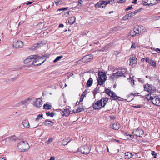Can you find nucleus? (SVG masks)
Instances as JSON below:
<instances>
[{
	"mask_svg": "<svg viewBox=\"0 0 160 160\" xmlns=\"http://www.w3.org/2000/svg\"><path fill=\"white\" fill-rule=\"evenodd\" d=\"M109 98H103L100 100L97 101L93 104V107L94 109H100L102 107H104L107 102L108 101Z\"/></svg>",
	"mask_w": 160,
	"mask_h": 160,
	"instance_id": "f257e3e1",
	"label": "nucleus"
},
{
	"mask_svg": "<svg viewBox=\"0 0 160 160\" xmlns=\"http://www.w3.org/2000/svg\"><path fill=\"white\" fill-rule=\"evenodd\" d=\"M134 80L133 79L132 80H132L131 79V84H132V83L133 84H132V86H133V85H134Z\"/></svg>",
	"mask_w": 160,
	"mask_h": 160,
	"instance_id": "e2e57ef3",
	"label": "nucleus"
},
{
	"mask_svg": "<svg viewBox=\"0 0 160 160\" xmlns=\"http://www.w3.org/2000/svg\"><path fill=\"white\" fill-rule=\"evenodd\" d=\"M132 6H129L128 8H126V11H128L129 10H130L132 9Z\"/></svg>",
	"mask_w": 160,
	"mask_h": 160,
	"instance_id": "864d4df0",
	"label": "nucleus"
},
{
	"mask_svg": "<svg viewBox=\"0 0 160 160\" xmlns=\"http://www.w3.org/2000/svg\"><path fill=\"white\" fill-rule=\"evenodd\" d=\"M151 154L152 155V156H154V158H156V155H157V154L154 151H152V153H151Z\"/></svg>",
	"mask_w": 160,
	"mask_h": 160,
	"instance_id": "a18cd8bd",
	"label": "nucleus"
},
{
	"mask_svg": "<svg viewBox=\"0 0 160 160\" xmlns=\"http://www.w3.org/2000/svg\"><path fill=\"white\" fill-rule=\"evenodd\" d=\"M29 98H28L24 100V104H25L26 103H28L29 102Z\"/></svg>",
	"mask_w": 160,
	"mask_h": 160,
	"instance_id": "603ef678",
	"label": "nucleus"
},
{
	"mask_svg": "<svg viewBox=\"0 0 160 160\" xmlns=\"http://www.w3.org/2000/svg\"><path fill=\"white\" fill-rule=\"evenodd\" d=\"M112 93V97H114V96H117L116 95V94L115 92H113L112 91V92H111Z\"/></svg>",
	"mask_w": 160,
	"mask_h": 160,
	"instance_id": "052dcab7",
	"label": "nucleus"
},
{
	"mask_svg": "<svg viewBox=\"0 0 160 160\" xmlns=\"http://www.w3.org/2000/svg\"><path fill=\"white\" fill-rule=\"evenodd\" d=\"M64 27V25L62 24H59L58 27L59 28H63Z\"/></svg>",
	"mask_w": 160,
	"mask_h": 160,
	"instance_id": "680f3d73",
	"label": "nucleus"
},
{
	"mask_svg": "<svg viewBox=\"0 0 160 160\" xmlns=\"http://www.w3.org/2000/svg\"><path fill=\"white\" fill-rule=\"evenodd\" d=\"M120 124L118 122H115L110 125L111 128L115 130H118L120 128Z\"/></svg>",
	"mask_w": 160,
	"mask_h": 160,
	"instance_id": "dca6fc26",
	"label": "nucleus"
},
{
	"mask_svg": "<svg viewBox=\"0 0 160 160\" xmlns=\"http://www.w3.org/2000/svg\"><path fill=\"white\" fill-rule=\"evenodd\" d=\"M140 11V10H135L134 12H132V13H133V16H134L135 15V14H136L138 12H139Z\"/></svg>",
	"mask_w": 160,
	"mask_h": 160,
	"instance_id": "8fccbe9b",
	"label": "nucleus"
},
{
	"mask_svg": "<svg viewBox=\"0 0 160 160\" xmlns=\"http://www.w3.org/2000/svg\"><path fill=\"white\" fill-rule=\"evenodd\" d=\"M92 58V57L90 55H86L83 57L82 59V62H88L91 61Z\"/></svg>",
	"mask_w": 160,
	"mask_h": 160,
	"instance_id": "4468645a",
	"label": "nucleus"
},
{
	"mask_svg": "<svg viewBox=\"0 0 160 160\" xmlns=\"http://www.w3.org/2000/svg\"><path fill=\"white\" fill-rule=\"evenodd\" d=\"M86 94H87L85 92H83V93L81 96V102L82 101L84 98L85 97L86 95Z\"/></svg>",
	"mask_w": 160,
	"mask_h": 160,
	"instance_id": "c9c22d12",
	"label": "nucleus"
},
{
	"mask_svg": "<svg viewBox=\"0 0 160 160\" xmlns=\"http://www.w3.org/2000/svg\"><path fill=\"white\" fill-rule=\"evenodd\" d=\"M125 135L127 136H128V138H129L130 139H132L133 138V137H134V136L133 135H132L131 134H128L127 133H126L125 134Z\"/></svg>",
	"mask_w": 160,
	"mask_h": 160,
	"instance_id": "e433bc0d",
	"label": "nucleus"
},
{
	"mask_svg": "<svg viewBox=\"0 0 160 160\" xmlns=\"http://www.w3.org/2000/svg\"><path fill=\"white\" fill-rule=\"evenodd\" d=\"M106 5H107L106 2L105 1L102 0L100 1L98 3H96L95 5V7L96 8H100L101 7H104Z\"/></svg>",
	"mask_w": 160,
	"mask_h": 160,
	"instance_id": "9b49d317",
	"label": "nucleus"
},
{
	"mask_svg": "<svg viewBox=\"0 0 160 160\" xmlns=\"http://www.w3.org/2000/svg\"><path fill=\"white\" fill-rule=\"evenodd\" d=\"M144 88L145 90L149 92H154L156 90V88L148 84L144 86Z\"/></svg>",
	"mask_w": 160,
	"mask_h": 160,
	"instance_id": "0eeeda50",
	"label": "nucleus"
},
{
	"mask_svg": "<svg viewBox=\"0 0 160 160\" xmlns=\"http://www.w3.org/2000/svg\"><path fill=\"white\" fill-rule=\"evenodd\" d=\"M134 30L136 31V33L138 35L139 34L142 33L145 31V28L141 25H136L134 27Z\"/></svg>",
	"mask_w": 160,
	"mask_h": 160,
	"instance_id": "39448f33",
	"label": "nucleus"
},
{
	"mask_svg": "<svg viewBox=\"0 0 160 160\" xmlns=\"http://www.w3.org/2000/svg\"><path fill=\"white\" fill-rule=\"evenodd\" d=\"M106 2L107 4L109 3L111 4H112L115 3V2L114 1V0H110L109 1Z\"/></svg>",
	"mask_w": 160,
	"mask_h": 160,
	"instance_id": "ea45409f",
	"label": "nucleus"
},
{
	"mask_svg": "<svg viewBox=\"0 0 160 160\" xmlns=\"http://www.w3.org/2000/svg\"><path fill=\"white\" fill-rule=\"evenodd\" d=\"M36 57L35 55H31L28 56L26 59L24 61V62L25 63H27L31 61L32 60L34 59V58H35Z\"/></svg>",
	"mask_w": 160,
	"mask_h": 160,
	"instance_id": "f3484780",
	"label": "nucleus"
},
{
	"mask_svg": "<svg viewBox=\"0 0 160 160\" xmlns=\"http://www.w3.org/2000/svg\"><path fill=\"white\" fill-rule=\"evenodd\" d=\"M18 106H22V105L24 104V101H22L20 102H19L18 103Z\"/></svg>",
	"mask_w": 160,
	"mask_h": 160,
	"instance_id": "de8ad7c7",
	"label": "nucleus"
},
{
	"mask_svg": "<svg viewBox=\"0 0 160 160\" xmlns=\"http://www.w3.org/2000/svg\"><path fill=\"white\" fill-rule=\"evenodd\" d=\"M75 18L74 17H72L68 21V23L70 24H73L75 21Z\"/></svg>",
	"mask_w": 160,
	"mask_h": 160,
	"instance_id": "bb28decb",
	"label": "nucleus"
},
{
	"mask_svg": "<svg viewBox=\"0 0 160 160\" xmlns=\"http://www.w3.org/2000/svg\"><path fill=\"white\" fill-rule=\"evenodd\" d=\"M79 107L78 108V109L77 110H76V111L75 112H80V108H79Z\"/></svg>",
	"mask_w": 160,
	"mask_h": 160,
	"instance_id": "13d9d810",
	"label": "nucleus"
},
{
	"mask_svg": "<svg viewBox=\"0 0 160 160\" xmlns=\"http://www.w3.org/2000/svg\"><path fill=\"white\" fill-rule=\"evenodd\" d=\"M63 57V56L62 55L58 56L56 57V58L53 61V62L54 63L56 62L57 61L59 60L60 59H61Z\"/></svg>",
	"mask_w": 160,
	"mask_h": 160,
	"instance_id": "473e14b6",
	"label": "nucleus"
},
{
	"mask_svg": "<svg viewBox=\"0 0 160 160\" xmlns=\"http://www.w3.org/2000/svg\"><path fill=\"white\" fill-rule=\"evenodd\" d=\"M17 139V137L15 136H11L8 138H7L6 139H8L9 141H13V140H15Z\"/></svg>",
	"mask_w": 160,
	"mask_h": 160,
	"instance_id": "b1692460",
	"label": "nucleus"
},
{
	"mask_svg": "<svg viewBox=\"0 0 160 160\" xmlns=\"http://www.w3.org/2000/svg\"><path fill=\"white\" fill-rule=\"evenodd\" d=\"M122 72H123V75H122L123 76V77H125V76L124 74L126 72V70L125 69H124L122 70Z\"/></svg>",
	"mask_w": 160,
	"mask_h": 160,
	"instance_id": "6e6d98bb",
	"label": "nucleus"
},
{
	"mask_svg": "<svg viewBox=\"0 0 160 160\" xmlns=\"http://www.w3.org/2000/svg\"><path fill=\"white\" fill-rule=\"evenodd\" d=\"M93 82V80L92 78H90L88 81L87 82V85L88 87H89L91 86Z\"/></svg>",
	"mask_w": 160,
	"mask_h": 160,
	"instance_id": "5701e85b",
	"label": "nucleus"
},
{
	"mask_svg": "<svg viewBox=\"0 0 160 160\" xmlns=\"http://www.w3.org/2000/svg\"><path fill=\"white\" fill-rule=\"evenodd\" d=\"M54 123L52 121L49 120H46L44 124L48 126H51L53 125Z\"/></svg>",
	"mask_w": 160,
	"mask_h": 160,
	"instance_id": "412c9836",
	"label": "nucleus"
},
{
	"mask_svg": "<svg viewBox=\"0 0 160 160\" xmlns=\"http://www.w3.org/2000/svg\"><path fill=\"white\" fill-rule=\"evenodd\" d=\"M43 45V44L42 42L38 43L36 44H34L33 45L30 47L29 49L31 50H34L38 48Z\"/></svg>",
	"mask_w": 160,
	"mask_h": 160,
	"instance_id": "f8f14e48",
	"label": "nucleus"
},
{
	"mask_svg": "<svg viewBox=\"0 0 160 160\" xmlns=\"http://www.w3.org/2000/svg\"><path fill=\"white\" fill-rule=\"evenodd\" d=\"M36 57L35 58H34V60L32 62V64L34 66H39L42 64L45 61V60H43V58L45 57L44 56L41 57L38 56V55H35Z\"/></svg>",
	"mask_w": 160,
	"mask_h": 160,
	"instance_id": "f03ea898",
	"label": "nucleus"
},
{
	"mask_svg": "<svg viewBox=\"0 0 160 160\" xmlns=\"http://www.w3.org/2000/svg\"><path fill=\"white\" fill-rule=\"evenodd\" d=\"M138 81L141 82H143L144 81L143 80H142L141 79H138Z\"/></svg>",
	"mask_w": 160,
	"mask_h": 160,
	"instance_id": "338daca9",
	"label": "nucleus"
},
{
	"mask_svg": "<svg viewBox=\"0 0 160 160\" xmlns=\"http://www.w3.org/2000/svg\"><path fill=\"white\" fill-rule=\"evenodd\" d=\"M148 2L147 3L146 1H144L143 2V5L145 6L149 5V4H148Z\"/></svg>",
	"mask_w": 160,
	"mask_h": 160,
	"instance_id": "4d7b16f0",
	"label": "nucleus"
},
{
	"mask_svg": "<svg viewBox=\"0 0 160 160\" xmlns=\"http://www.w3.org/2000/svg\"><path fill=\"white\" fill-rule=\"evenodd\" d=\"M110 78L112 79H114L116 78V76L115 73H113L110 77Z\"/></svg>",
	"mask_w": 160,
	"mask_h": 160,
	"instance_id": "c03bdc74",
	"label": "nucleus"
},
{
	"mask_svg": "<svg viewBox=\"0 0 160 160\" xmlns=\"http://www.w3.org/2000/svg\"><path fill=\"white\" fill-rule=\"evenodd\" d=\"M137 1V0H134V1L132 2V3L134 4H136V3Z\"/></svg>",
	"mask_w": 160,
	"mask_h": 160,
	"instance_id": "774afa93",
	"label": "nucleus"
},
{
	"mask_svg": "<svg viewBox=\"0 0 160 160\" xmlns=\"http://www.w3.org/2000/svg\"><path fill=\"white\" fill-rule=\"evenodd\" d=\"M152 94L151 93H149L148 95H147L146 96V98L148 100H151L152 101V98H153L155 96H151Z\"/></svg>",
	"mask_w": 160,
	"mask_h": 160,
	"instance_id": "a878e982",
	"label": "nucleus"
},
{
	"mask_svg": "<svg viewBox=\"0 0 160 160\" xmlns=\"http://www.w3.org/2000/svg\"><path fill=\"white\" fill-rule=\"evenodd\" d=\"M67 139H65L62 140L61 142V143L63 145H67L70 141L71 140H70L68 142H67Z\"/></svg>",
	"mask_w": 160,
	"mask_h": 160,
	"instance_id": "c85d7f7f",
	"label": "nucleus"
},
{
	"mask_svg": "<svg viewBox=\"0 0 160 160\" xmlns=\"http://www.w3.org/2000/svg\"><path fill=\"white\" fill-rule=\"evenodd\" d=\"M43 107L44 108L47 109H51L52 106L47 103H46L45 104H44Z\"/></svg>",
	"mask_w": 160,
	"mask_h": 160,
	"instance_id": "c756f323",
	"label": "nucleus"
},
{
	"mask_svg": "<svg viewBox=\"0 0 160 160\" xmlns=\"http://www.w3.org/2000/svg\"><path fill=\"white\" fill-rule=\"evenodd\" d=\"M132 153L129 152H127L125 153V158L126 159H128L132 157Z\"/></svg>",
	"mask_w": 160,
	"mask_h": 160,
	"instance_id": "4be33fe9",
	"label": "nucleus"
},
{
	"mask_svg": "<svg viewBox=\"0 0 160 160\" xmlns=\"http://www.w3.org/2000/svg\"><path fill=\"white\" fill-rule=\"evenodd\" d=\"M99 92V87H97L94 89L93 92V93L94 95L98 93Z\"/></svg>",
	"mask_w": 160,
	"mask_h": 160,
	"instance_id": "f704fd0d",
	"label": "nucleus"
},
{
	"mask_svg": "<svg viewBox=\"0 0 160 160\" xmlns=\"http://www.w3.org/2000/svg\"><path fill=\"white\" fill-rule=\"evenodd\" d=\"M50 159L51 160H54L55 159V157H54L52 156L51 157Z\"/></svg>",
	"mask_w": 160,
	"mask_h": 160,
	"instance_id": "0e129e2a",
	"label": "nucleus"
},
{
	"mask_svg": "<svg viewBox=\"0 0 160 160\" xmlns=\"http://www.w3.org/2000/svg\"><path fill=\"white\" fill-rule=\"evenodd\" d=\"M152 103L157 106H160V98L155 96L152 100Z\"/></svg>",
	"mask_w": 160,
	"mask_h": 160,
	"instance_id": "9d476101",
	"label": "nucleus"
},
{
	"mask_svg": "<svg viewBox=\"0 0 160 160\" xmlns=\"http://www.w3.org/2000/svg\"><path fill=\"white\" fill-rule=\"evenodd\" d=\"M46 114L48 116H50L51 117H53L54 115V113L53 112L50 113L49 112H46Z\"/></svg>",
	"mask_w": 160,
	"mask_h": 160,
	"instance_id": "72a5a7b5",
	"label": "nucleus"
},
{
	"mask_svg": "<svg viewBox=\"0 0 160 160\" xmlns=\"http://www.w3.org/2000/svg\"><path fill=\"white\" fill-rule=\"evenodd\" d=\"M131 60L130 61V65H132L136 63L137 62V58L135 55H133L131 57Z\"/></svg>",
	"mask_w": 160,
	"mask_h": 160,
	"instance_id": "a211bd4d",
	"label": "nucleus"
},
{
	"mask_svg": "<svg viewBox=\"0 0 160 160\" xmlns=\"http://www.w3.org/2000/svg\"><path fill=\"white\" fill-rule=\"evenodd\" d=\"M68 7L58 9V11H62V10L65 11V10H67L68 9Z\"/></svg>",
	"mask_w": 160,
	"mask_h": 160,
	"instance_id": "a19ab883",
	"label": "nucleus"
},
{
	"mask_svg": "<svg viewBox=\"0 0 160 160\" xmlns=\"http://www.w3.org/2000/svg\"><path fill=\"white\" fill-rule=\"evenodd\" d=\"M134 108H139L142 107V106L140 105H137L136 106H133Z\"/></svg>",
	"mask_w": 160,
	"mask_h": 160,
	"instance_id": "3c124183",
	"label": "nucleus"
},
{
	"mask_svg": "<svg viewBox=\"0 0 160 160\" xmlns=\"http://www.w3.org/2000/svg\"><path fill=\"white\" fill-rule=\"evenodd\" d=\"M133 13L132 12L127 14L125 15L123 18V19L124 20H127L130 19L133 16Z\"/></svg>",
	"mask_w": 160,
	"mask_h": 160,
	"instance_id": "6ab92c4d",
	"label": "nucleus"
},
{
	"mask_svg": "<svg viewBox=\"0 0 160 160\" xmlns=\"http://www.w3.org/2000/svg\"><path fill=\"white\" fill-rule=\"evenodd\" d=\"M126 2L125 0H121L119 1H118L117 2L118 3H123Z\"/></svg>",
	"mask_w": 160,
	"mask_h": 160,
	"instance_id": "5fc2aeb1",
	"label": "nucleus"
},
{
	"mask_svg": "<svg viewBox=\"0 0 160 160\" xmlns=\"http://www.w3.org/2000/svg\"><path fill=\"white\" fill-rule=\"evenodd\" d=\"M23 127L26 128H28L30 127L28 121L27 120H24L22 122Z\"/></svg>",
	"mask_w": 160,
	"mask_h": 160,
	"instance_id": "aec40b11",
	"label": "nucleus"
},
{
	"mask_svg": "<svg viewBox=\"0 0 160 160\" xmlns=\"http://www.w3.org/2000/svg\"><path fill=\"white\" fill-rule=\"evenodd\" d=\"M18 147L21 151L24 152L28 150L29 146L26 142L23 141L19 142Z\"/></svg>",
	"mask_w": 160,
	"mask_h": 160,
	"instance_id": "7ed1b4c3",
	"label": "nucleus"
},
{
	"mask_svg": "<svg viewBox=\"0 0 160 160\" xmlns=\"http://www.w3.org/2000/svg\"><path fill=\"white\" fill-rule=\"evenodd\" d=\"M136 31L134 30V28L131 31L130 34V35L132 36H138V34L136 33Z\"/></svg>",
	"mask_w": 160,
	"mask_h": 160,
	"instance_id": "393cba45",
	"label": "nucleus"
},
{
	"mask_svg": "<svg viewBox=\"0 0 160 160\" xmlns=\"http://www.w3.org/2000/svg\"><path fill=\"white\" fill-rule=\"evenodd\" d=\"M116 76V78H118L122 76L123 75L122 72L118 71L116 73H115Z\"/></svg>",
	"mask_w": 160,
	"mask_h": 160,
	"instance_id": "cd10ccee",
	"label": "nucleus"
},
{
	"mask_svg": "<svg viewBox=\"0 0 160 160\" xmlns=\"http://www.w3.org/2000/svg\"><path fill=\"white\" fill-rule=\"evenodd\" d=\"M106 91V93L108 94H109V93H110V92H112V91H111L110 89H106L105 90Z\"/></svg>",
	"mask_w": 160,
	"mask_h": 160,
	"instance_id": "09e8293b",
	"label": "nucleus"
},
{
	"mask_svg": "<svg viewBox=\"0 0 160 160\" xmlns=\"http://www.w3.org/2000/svg\"><path fill=\"white\" fill-rule=\"evenodd\" d=\"M42 114L38 115L35 119L36 121H38L42 119Z\"/></svg>",
	"mask_w": 160,
	"mask_h": 160,
	"instance_id": "2f4dec72",
	"label": "nucleus"
},
{
	"mask_svg": "<svg viewBox=\"0 0 160 160\" xmlns=\"http://www.w3.org/2000/svg\"><path fill=\"white\" fill-rule=\"evenodd\" d=\"M153 1L152 3V5L157 4L158 1H160V0H153Z\"/></svg>",
	"mask_w": 160,
	"mask_h": 160,
	"instance_id": "37998d69",
	"label": "nucleus"
},
{
	"mask_svg": "<svg viewBox=\"0 0 160 160\" xmlns=\"http://www.w3.org/2000/svg\"><path fill=\"white\" fill-rule=\"evenodd\" d=\"M151 65L154 67H156V63L152 60H151Z\"/></svg>",
	"mask_w": 160,
	"mask_h": 160,
	"instance_id": "58836bf2",
	"label": "nucleus"
},
{
	"mask_svg": "<svg viewBox=\"0 0 160 160\" xmlns=\"http://www.w3.org/2000/svg\"><path fill=\"white\" fill-rule=\"evenodd\" d=\"M132 46H131V49H133V48L135 49V48H136V45H135V43L133 42H132Z\"/></svg>",
	"mask_w": 160,
	"mask_h": 160,
	"instance_id": "79ce46f5",
	"label": "nucleus"
},
{
	"mask_svg": "<svg viewBox=\"0 0 160 160\" xmlns=\"http://www.w3.org/2000/svg\"><path fill=\"white\" fill-rule=\"evenodd\" d=\"M54 2L56 4L57 6L60 4H62V0H59V1L57 2Z\"/></svg>",
	"mask_w": 160,
	"mask_h": 160,
	"instance_id": "4c0bfd02",
	"label": "nucleus"
},
{
	"mask_svg": "<svg viewBox=\"0 0 160 160\" xmlns=\"http://www.w3.org/2000/svg\"><path fill=\"white\" fill-rule=\"evenodd\" d=\"M149 58H145V61L147 62H148L149 61Z\"/></svg>",
	"mask_w": 160,
	"mask_h": 160,
	"instance_id": "bf43d9fd",
	"label": "nucleus"
},
{
	"mask_svg": "<svg viewBox=\"0 0 160 160\" xmlns=\"http://www.w3.org/2000/svg\"><path fill=\"white\" fill-rule=\"evenodd\" d=\"M23 46V42L20 41H15L13 42V47L17 48H22Z\"/></svg>",
	"mask_w": 160,
	"mask_h": 160,
	"instance_id": "6e6552de",
	"label": "nucleus"
},
{
	"mask_svg": "<svg viewBox=\"0 0 160 160\" xmlns=\"http://www.w3.org/2000/svg\"><path fill=\"white\" fill-rule=\"evenodd\" d=\"M110 99H113L114 100H118L119 101H121V99H122V98L119 97H118L117 96H114V97H111L110 98Z\"/></svg>",
	"mask_w": 160,
	"mask_h": 160,
	"instance_id": "7c9ffc66",
	"label": "nucleus"
},
{
	"mask_svg": "<svg viewBox=\"0 0 160 160\" xmlns=\"http://www.w3.org/2000/svg\"><path fill=\"white\" fill-rule=\"evenodd\" d=\"M70 113V111L68 109H64L61 112V114L63 116L67 117Z\"/></svg>",
	"mask_w": 160,
	"mask_h": 160,
	"instance_id": "2eb2a0df",
	"label": "nucleus"
},
{
	"mask_svg": "<svg viewBox=\"0 0 160 160\" xmlns=\"http://www.w3.org/2000/svg\"><path fill=\"white\" fill-rule=\"evenodd\" d=\"M90 148L88 145L83 146L81 149V152L83 154H88L90 152Z\"/></svg>",
	"mask_w": 160,
	"mask_h": 160,
	"instance_id": "1a4fd4ad",
	"label": "nucleus"
},
{
	"mask_svg": "<svg viewBox=\"0 0 160 160\" xmlns=\"http://www.w3.org/2000/svg\"><path fill=\"white\" fill-rule=\"evenodd\" d=\"M42 100L40 98H37L34 103V105L37 108L41 107L42 105Z\"/></svg>",
	"mask_w": 160,
	"mask_h": 160,
	"instance_id": "ddd939ff",
	"label": "nucleus"
},
{
	"mask_svg": "<svg viewBox=\"0 0 160 160\" xmlns=\"http://www.w3.org/2000/svg\"><path fill=\"white\" fill-rule=\"evenodd\" d=\"M133 133L137 137H141L144 134L143 130L140 128L134 129L133 131Z\"/></svg>",
	"mask_w": 160,
	"mask_h": 160,
	"instance_id": "423d86ee",
	"label": "nucleus"
},
{
	"mask_svg": "<svg viewBox=\"0 0 160 160\" xmlns=\"http://www.w3.org/2000/svg\"><path fill=\"white\" fill-rule=\"evenodd\" d=\"M106 75L105 73L99 71L98 80V85H101L106 80Z\"/></svg>",
	"mask_w": 160,
	"mask_h": 160,
	"instance_id": "20e7f679",
	"label": "nucleus"
},
{
	"mask_svg": "<svg viewBox=\"0 0 160 160\" xmlns=\"http://www.w3.org/2000/svg\"><path fill=\"white\" fill-rule=\"evenodd\" d=\"M53 139L52 138H49L48 141H47L46 143L47 144H49L50 142H52V141Z\"/></svg>",
	"mask_w": 160,
	"mask_h": 160,
	"instance_id": "49530a36",
	"label": "nucleus"
},
{
	"mask_svg": "<svg viewBox=\"0 0 160 160\" xmlns=\"http://www.w3.org/2000/svg\"><path fill=\"white\" fill-rule=\"evenodd\" d=\"M155 50L157 52H160V49L158 48H156Z\"/></svg>",
	"mask_w": 160,
	"mask_h": 160,
	"instance_id": "69168bd1",
	"label": "nucleus"
}]
</instances>
